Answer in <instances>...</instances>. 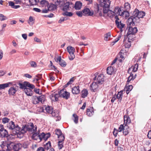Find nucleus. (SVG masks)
I'll return each mask as SVG.
<instances>
[{"label":"nucleus","instance_id":"nucleus-60","mask_svg":"<svg viewBox=\"0 0 151 151\" xmlns=\"http://www.w3.org/2000/svg\"><path fill=\"white\" fill-rule=\"evenodd\" d=\"M130 39L129 38H128V42L129 43H126L125 45V47L126 48H129L131 46V41L129 40Z\"/></svg>","mask_w":151,"mask_h":151},{"label":"nucleus","instance_id":"nucleus-52","mask_svg":"<svg viewBox=\"0 0 151 151\" xmlns=\"http://www.w3.org/2000/svg\"><path fill=\"white\" fill-rule=\"evenodd\" d=\"M45 136V133L44 132H42L40 134H39L38 135V137L39 139L41 141L43 139L44 140Z\"/></svg>","mask_w":151,"mask_h":151},{"label":"nucleus","instance_id":"nucleus-19","mask_svg":"<svg viewBox=\"0 0 151 151\" xmlns=\"http://www.w3.org/2000/svg\"><path fill=\"white\" fill-rule=\"evenodd\" d=\"M17 91L16 89L14 88V86H12L9 89L8 94L10 96H14Z\"/></svg>","mask_w":151,"mask_h":151},{"label":"nucleus","instance_id":"nucleus-64","mask_svg":"<svg viewBox=\"0 0 151 151\" xmlns=\"http://www.w3.org/2000/svg\"><path fill=\"white\" fill-rule=\"evenodd\" d=\"M83 12L81 11L77 12H76V14L79 17H81L82 16Z\"/></svg>","mask_w":151,"mask_h":151},{"label":"nucleus","instance_id":"nucleus-23","mask_svg":"<svg viewBox=\"0 0 151 151\" xmlns=\"http://www.w3.org/2000/svg\"><path fill=\"white\" fill-rule=\"evenodd\" d=\"M65 2L64 0H57L55 4L59 7H62L64 5Z\"/></svg>","mask_w":151,"mask_h":151},{"label":"nucleus","instance_id":"nucleus-16","mask_svg":"<svg viewBox=\"0 0 151 151\" xmlns=\"http://www.w3.org/2000/svg\"><path fill=\"white\" fill-rule=\"evenodd\" d=\"M70 4H72V3L71 2H68L64 3V5L62 7H63V10L65 12L69 10V6Z\"/></svg>","mask_w":151,"mask_h":151},{"label":"nucleus","instance_id":"nucleus-31","mask_svg":"<svg viewBox=\"0 0 151 151\" xmlns=\"http://www.w3.org/2000/svg\"><path fill=\"white\" fill-rule=\"evenodd\" d=\"M88 94L87 90L86 89H84L81 91V96L83 98H85L87 96Z\"/></svg>","mask_w":151,"mask_h":151},{"label":"nucleus","instance_id":"nucleus-28","mask_svg":"<svg viewBox=\"0 0 151 151\" xmlns=\"http://www.w3.org/2000/svg\"><path fill=\"white\" fill-rule=\"evenodd\" d=\"M107 73L109 75H111L114 72V69L112 67L109 66L108 67L107 69Z\"/></svg>","mask_w":151,"mask_h":151},{"label":"nucleus","instance_id":"nucleus-24","mask_svg":"<svg viewBox=\"0 0 151 151\" xmlns=\"http://www.w3.org/2000/svg\"><path fill=\"white\" fill-rule=\"evenodd\" d=\"M24 91L26 94L28 96H30L32 94V90L29 88H25L24 89Z\"/></svg>","mask_w":151,"mask_h":151},{"label":"nucleus","instance_id":"nucleus-61","mask_svg":"<svg viewBox=\"0 0 151 151\" xmlns=\"http://www.w3.org/2000/svg\"><path fill=\"white\" fill-rule=\"evenodd\" d=\"M124 127V124H121L119 127L118 129V132H121L122 131H123V129Z\"/></svg>","mask_w":151,"mask_h":151},{"label":"nucleus","instance_id":"nucleus-37","mask_svg":"<svg viewBox=\"0 0 151 151\" xmlns=\"http://www.w3.org/2000/svg\"><path fill=\"white\" fill-rule=\"evenodd\" d=\"M117 28H119L120 29V31L122 32L123 31L122 28H124L125 26V24L122 23L121 21H120L119 23V26L116 25Z\"/></svg>","mask_w":151,"mask_h":151},{"label":"nucleus","instance_id":"nucleus-3","mask_svg":"<svg viewBox=\"0 0 151 151\" xmlns=\"http://www.w3.org/2000/svg\"><path fill=\"white\" fill-rule=\"evenodd\" d=\"M111 1L109 0H106L103 1L101 3H100L99 6L103 8V13L104 14H108L109 12V9L110 4Z\"/></svg>","mask_w":151,"mask_h":151},{"label":"nucleus","instance_id":"nucleus-46","mask_svg":"<svg viewBox=\"0 0 151 151\" xmlns=\"http://www.w3.org/2000/svg\"><path fill=\"white\" fill-rule=\"evenodd\" d=\"M19 88L21 89H24L26 88L25 84V81L23 82V83H21L20 81L19 82Z\"/></svg>","mask_w":151,"mask_h":151},{"label":"nucleus","instance_id":"nucleus-33","mask_svg":"<svg viewBox=\"0 0 151 151\" xmlns=\"http://www.w3.org/2000/svg\"><path fill=\"white\" fill-rule=\"evenodd\" d=\"M25 85L26 88H27V87L30 88V89H33L35 88V86L34 85L30 84L29 82L27 81H25Z\"/></svg>","mask_w":151,"mask_h":151},{"label":"nucleus","instance_id":"nucleus-50","mask_svg":"<svg viewBox=\"0 0 151 151\" xmlns=\"http://www.w3.org/2000/svg\"><path fill=\"white\" fill-rule=\"evenodd\" d=\"M133 73H130V76L128 77L127 83H128L131 80H133L134 79L132 76Z\"/></svg>","mask_w":151,"mask_h":151},{"label":"nucleus","instance_id":"nucleus-56","mask_svg":"<svg viewBox=\"0 0 151 151\" xmlns=\"http://www.w3.org/2000/svg\"><path fill=\"white\" fill-rule=\"evenodd\" d=\"M7 19V18L6 16H4L3 14H0V19L1 21H4Z\"/></svg>","mask_w":151,"mask_h":151},{"label":"nucleus","instance_id":"nucleus-25","mask_svg":"<svg viewBox=\"0 0 151 151\" xmlns=\"http://www.w3.org/2000/svg\"><path fill=\"white\" fill-rule=\"evenodd\" d=\"M82 6V3L80 1H78L75 4L74 8L76 10H79L81 9Z\"/></svg>","mask_w":151,"mask_h":151},{"label":"nucleus","instance_id":"nucleus-63","mask_svg":"<svg viewBox=\"0 0 151 151\" xmlns=\"http://www.w3.org/2000/svg\"><path fill=\"white\" fill-rule=\"evenodd\" d=\"M117 99V97L116 96V94H115L113 97L112 98V99L111 100V102L112 103H113L114 101Z\"/></svg>","mask_w":151,"mask_h":151},{"label":"nucleus","instance_id":"nucleus-54","mask_svg":"<svg viewBox=\"0 0 151 151\" xmlns=\"http://www.w3.org/2000/svg\"><path fill=\"white\" fill-rule=\"evenodd\" d=\"M2 122L4 124L8 123L10 120V119L6 117H4L2 119Z\"/></svg>","mask_w":151,"mask_h":151},{"label":"nucleus","instance_id":"nucleus-44","mask_svg":"<svg viewBox=\"0 0 151 151\" xmlns=\"http://www.w3.org/2000/svg\"><path fill=\"white\" fill-rule=\"evenodd\" d=\"M51 147V142L50 141H48L44 145V149H45L46 150H48L49 148Z\"/></svg>","mask_w":151,"mask_h":151},{"label":"nucleus","instance_id":"nucleus-4","mask_svg":"<svg viewBox=\"0 0 151 151\" xmlns=\"http://www.w3.org/2000/svg\"><path fill=\"white\" fill-rule=\"evenodd\" d=\"M24 128L26 132L27 131L33 133L36 131L37 127L36 125L34 126L33 123H31L30 125L24 126Z\"/></svg>","mask_w":151,"mask_h":151},{"label":"nucleus","instance_id":"nucleus-13","mask_svg":"<svg viewBox=\"0 0 151 151\" xmlns=\"http://www.w3.org/2000/svg\"><path fill=\"white\" fill-rule=\"evenodd\" d=\"M104 76L102 74H100L97 77V83L99 84H102L104 81Z\"/></svg>","mask_w":151,"mask_h":151},{"label":"nucleus","instance_id":"nucleus-26","mask_svg":"<svg viewBox=\"0 0 151 151\" xmlns=\"http://www.w3.org/2000/svg\"><path fill=\"white\" fill-rule=\"evenodd\" d=\"M12 83L9 82L8 83L0 84V89H4L6 88L9 87Z\"/></svg>","mask_w":151,"mask_h":151},{"label":"nucleus","instance_id":"nucleus-1","mask_svg":"<svg viewBox=\"0 0 151 151\" xmlns=\"http://www.w3.org/2000/svg\"><path fill=\"white\" fill-rule=\"evenodd\" d=\"M7 127L9 129L12 130L14 135H20L21 133L23 134L26 133L24 126H22V129H21L19 126L17 124L15 125L12 121L7 124Z\"/></svg>","mask_w":151,"mask_h":151},{"label":"nucleus","instance_id":"nucleus-58","mask_svg":"<svg viewBox=\"0 0 151 151\" xmlns=\"http://www.w3.org/2000/svg\"><path fill=\"white\" fill-rule=\"evenodd\" d=\"M34 22V19H33V17L32 16H30L29 17V22H28L30 24H33Z\"/></svg>","mask_w":151,"mask_h":151},{"label":"nucleus","instance_id":"nucleus-20","mask_svg":"<svg viewBox=\"0 0 151 151\" xmlns=\"http://www.w3.org/2000/svg\"><path fill=\"white\" fill-rule=\"evenodd\" d=\"M70 97V93L65 91L61 95V97H62L65 99H68Z\"/></svg>","mask_w":151,"mask_h":151},{"label":"nucleus","instance_id":"nucleus-62","mask_svg":"<svg viewBox=\"0 0 151 151\" xmlns=\"http://www.w3.org/2000/svg\"><path fill=\"white\" fill-rule=\"evenodd\" d=\"M118 134V130L114 128V131L113 132V134L114 137H116L117 136Z\"/></svg>","mask_w":151,"mask_h":151},{"label":"nucleus","instance_id":"nucleus-35","mask_svg":"<svg viewBox=\"0 0 151 151\" xmlns=\"http://www.w3.org/2000/svg\"><path fill=\"white\" fill-rule=\"evenodd\" d=\"M48 8L49 10H55L57 9V6L55 4H51L49 6Z\"/></svg>","mask_w":151,"mask_h":151},{"label":"nucleus","instance_id":"nucleus-6","mask_svg":"<svg viewBox=\"0 0 151 151\" xmlns=\"http://www.w3.org/2000/svg\"><path fill=\"white\" fill-rule=\"evenodd\" d=\"M68 52H69L70 56L69 58L70 60H73L75 58L74 52H75V50L74 47L71 46L68 47L67 48Z\"/></svg>","mask_w":151,"mask_h":151},{"label":"nucleus","instance_id":"nucleus-42","mask_svg":"<svg viewBox=\"0 0 151 151\" xmlns=\"http://www.w3.org/2000/svg\"><path fill=\"white\" fill-rule=\"evenodd\" d=\"M39 2V0H29L30 5H36Z\"/></svg>","mask_w":151,"mask_h":151},{"label":"nucleus","instance_id":"nucleus-47","mask_svg":"<svg viewBox=\"0 0 151 151\" xmlns=\"http://www.w3.org/2000/svg\"><path fill=\"white\" fill-rule=\"evenodd\" d=\"M51 114L52 116L53 117H58V113L57 112V111L56 110H55L53 111L52 110V112H51L50 113Z\"/></svg>","mask_w":151,"mask_h":151},{"label":"nucleus","instance_id":"nucleus-9","mask_svg":"<svg viewBox=\"0 0 151 151\" xmlns=\"http://www.w3.org/2000/svg\"><path fill=\"white\" fill-rule=\"evenodd\" d=\"M57 62H59V64L62 67H65L67 64L66 62L63 60L61 59V56H59L57 59V60H55Z\"/></svg>","mask_w":151,"mask_h":151},{"label":"nucleus","instance_id":"nucleus-45","mask_svg":"<svg viewBox=\"0 0 151 151\" xmlns=\"http://www.w3.org/2000/svg\"><path fill=\"white\" fill-rule=\"evenodd\" d=\"M33 134L32 135V139L36 140L38 137V135L39 134V132H35L33 133Z\"/></svg>","mask_w":151,"mask_h":151},{"label":"nucleus","instance_id":"nucleus-17","mask_svg":"<svg viewBox=\"0 0 151 151\" xmlns=\"http://www.w3.org/2000/svg\"><path fill=\"white\" fill-rule=\"evenodd\" d=\"M65 136L62 137V138L59 139V141L58 142V149L60 150L63 147V142L65 139Z\"/></svg>","mask_w":151,"mask_h":151},{"label":"nucleus","instance_id":"nucleus-55","mask_svg":"<svg viewBox=\"0 0 151 151\" xmlns=\"http://www.w3.org/2000/svg\"><path fill=\"white\" fill-rule=\"evenodd\" d=\"M29 64L32 67L35 68L37 66V64L35 61H31L29 62Z\"/></svg>","mask_w":151,"mask_h":151},{"label":"nucleus","instance_id":"nucleus-51","mask_svg":"<svg viewBox=\"0 0 151 151\" xmlns=\"http://www.w3.org/2000/svg\"><path fill=\"white\" fill-rule=\"evenodd\" d=\"M63 13L62 14L64 16H67L69 17H71L73 15V14L71 12H68L67 11Z\"/></svg>","mask_w":151,"mask_h":151},{"label":"nucleus","instance_id":"nucleus-27","mask_svg":"<svg viewBox=\"0 0 151 151\" xmlns=\"http://www.w3.org/2000/svg\"><path fill=\"white\" fill-rule=\"evenodd\" d=\"M93 108L88 109L86 111V114L89 116H91L94 113Z\"/></svg>","mask_w":151,"mask_h":151},{"label":"nucleus","instance_id":"nucleus-38","mask_svg":"<svg viewBox=\"0 0 151 151\" xmlns=\"http://www.w3.org/2000/svg\"><path fill=\"white\" fill-rule=\"evenodd\" d=\"M20 144H14V147H13V149L15 151H18L20 149Z\"/></svg>","mask_w":151,"mask_h":151},{"label":"nucleus","instance_id":"nucleus-5","mask_svg":"<svg viewBox=\"0 0 151 151\" xmlns=\"http://www.w3.org/2000/svg\"><path fill=\"white\" fill-rule=\"evenodd\" d=\"M10 136L7 131L4 128L3 125H0V137L7 138Z\"/></svg>","mask_w":151,"mask_h":151},{"label":"nucleus","instance_id":"nucleus-57","mask_svg":"<svg viewBox=\"0 0 151 151\" xmlns=\"http://www.w3.org/2000/svg\"><path fill=\"white\" fill-rule=\"evenodd\" d=\"M73 116L75 118L74 120V122L76 124H77L78 122V116H77V115L75 114H73Z\"/></svg>","mask_w":151,"mask_h":151},{"label":"nucleus","instance_id":"nucleus-40","mask_svg":"<svg viewBox=\"0 0 151 151\" xmlns=\"http://www.w3.org/2000/svg\"><path fill=\"white\" fill-rule=\"evenodd\" d=\"M111 36V34L110 32H108L105 34L104 35V40L105 41H108L110 39Z\"/></svg>","mask_w":151,"mask_h":151},{"label":"nucleus","instance_id":"nucleus-12","mask_svg":"<svg viewBox=\"0 0 151 151\" xmlns=\"http://www.w3.org/2000/svg\"><path fill=\"white\" fill-rule=\"evenodd\" d=\"M90 88L91 91L95 92L98 90V85L96 82H94L91 85Z\"/></svg>","mask_w":151,"mask_h":151},{"label":"nucleus","instance_id":"nucleus-21","mask_svg":"<svg viewBox=\"0 0 151 151\" xmlns=\"http://www.w3.org/2000/svg\"><path fill=\"white\" fill-rule=\"evenodd\" d=\"M128 83L127 84L124 89L126 91V93L128 94L132 89L133 86L132 85H128Z\"/></svg>","mask_w":151,"mask_h":151},{"label":"nucleus","instance_id":"nucleus-53","mask_svg":"<svg viewBox=\"0 0 151 151\" xmlns=\"http://www.w3.org/2000/svg\"><path fill=\"white\" fill-rule=\"evenodd\" d=\"M40 4H41L45 5V6L48 5V3L47 2V1L46 0L41 1L40 2Z\"/></svg>","mask_w":151,"mask_h":151},{"label":"nucleus","instance_id":"nucleus-22","mask_svg":"<svg viewBox=\"0 0 151 151\" xmlns=\"http://www.w3.org/2000/svg\"><path fill=\"white\" fill-rule=\"evenodd\" d=\"M138 64H135L134 66H132L131 67V68H129L128 69V73H129V72L131 71V70H132V72H135L136 71L138 68Z\"/></svg>","mask_w":151,"mask_h":151},{"label":"nucleus","instance_id":"nucleus-32","mask_svg":"<svg viewBox=\"0 0 151 151\" xmlns=\"http://www.w3.org/2000/svg\"><path fill=\"white\" fill-rule=\"evenodd\" d=\"M120 16L125 17L126 18L129 16V13L128 10H125L123 12H121Z\"/></svg>","mask_w":151,"mask_h":151},{"label":"nucleus","instance_id":"nucleus-41","mask_svg":"<svg viewBox=\"0 0 151 151\" xmlns=\"http://www.w3.org/2000/svg\"><path fill=\"white\" fill-rule=\"evenodd\" d=\"M45 110L47 112L50 114L52 112L53 110V108L51 106H48L45 107Z\"/></svg>","mask_w":151,"mask_h":151},{"label":"nucleus","instance_id":"nucleus-39","mask_svg":"<svg viewBox=\"0 0 151 151\" xmlns=\"http://www.w3.org/2000/svg\"><path fill=\"white\" fill-rule=\"evenodd\" d=\"M12 83V84H10V85L12 86H14V88L16 89V90L17 91L19 88V82L16 83Z\"/></svg>","mask_w":151,"mask_h":151},{"label":"nucleus","instance_id":"nucleus-14","mask_svg":"<svg viewBox=\"0 0 151 151\" xmlns=\"http://www.w3.org/2000/svg\"><path fill=\"white\" fill-rule=\"evenodd\" d=\"M72 93L74 94H78L80 93V90L79 86L73 87L72 90Z\"/></svg>","mask_w":151,"mask_h":151},{"label":"nucleus","instance_id":"nucleus-49","mask_svg":"<svg viewBox=\"0 0 151 151\" xmlns=\"http://www.w3.org/2000/svg\"><path fill=\"white\" fill-rule=\"evenodd\" d=\"M124 7L126 10H128L130 9V5L128 2L125 3L124 4Z\"/></svg>","mask_w":151,"mask_h":151},{"label":"nucleus","instance_id":"nucleus-7","mask_svg":"<svg viewBox=\"0 0 151 151\" xmlns=\"http://www.w3.org/2000/svg\"><path fill=\"white\" fill-rule=\"evenodd\" d=\"M109 13H111V15H108V16L110 17H111V16H113L114 15V13H115L118 14V15H121L122 10L119 7H116L114 9V11L113 12L111 10H109Z\"/></svg>","mask_w":151,"mask_h":151},{"label":"nucleus","instance_id":"nucleus-34","mask_svg":"<svg viewBox=\"0 0 151 151\" xmlns=\"http://www.w3.org/2000/svg\"><path fill=\"white\" fill-rule=\"evenodd\" d=\"M25 85L26 88H27V87L30 88V89H33L35 88V86L34 85L30 84L29 82L27 81H25Z\"/></svg>","mask_w":151,"mask_h":151},{"label":"nucleus","instance_id":"nucleus-10","mask_svg":"<svg viewBox=\"0 0 151 151\" xmlns=\"http://www.w3.org/2000/svg\"><path fill=\"white\" fill-rule=\"evenodd\" d=\"M82 12L83 15H84L91 16L93 14V12H91L89 9L87 8H86L83 9Z\"/></svg>","mask_w":151,"mask_h":151},{"label":"nucleus","instance_id":"nucleus-29","mask_svg":"<svg viewBox=\"0 0 151 151\" xmlns=\"http://www.w3.org/2000/svg\"><path fill=\"white\" fill-rule=\"evenodd\" d=\"M14 144L13 142H11L9 144H7L6 145V150L11 151V150L13 149Z\"/></svg>","mask_w":151,"mask_h":151},{"label":"nucleus","instance_id":"nucleus-15","mask_svg":"<svg viewBox=\"0 0 151 151\" xmlns=\"http://www.w3.org/2000/svg\"><path fill=\"white\" fill-rule=\"evenodd\" d=\"M55 134L58 136V138H62V137L64 136L63 134L62 135V132L60 129H56L55 131Z\"/></svg>","mask_w":151,"mask_h":151},{"label":"nucleus","instance_id":"nucleus-30","mask_svg":"<svg viewBox=\"0 0 151 151\" xmlns=\"http://www.w3.org/2000/svg\"><path fill=\"white\" fill-rule=\"evenodd\" d=\"M32 99V102L34 104H36L39 103L38 96H33Z\"/></svg>","mask_w":151,"mask_h":151},{"label":"nucleus","instance_id":"nucleus-2","mask_svg":"<svg viewBox=\"0 0 151 151\" xmlns=\"http://www.w3.org/2000/svg\"><path fill=\"white\" fill-rule=\"evenodd\" d=\"M145 12L143 11L139 12V10L136 9L132 14V16L130 17L129 18L128 20L131 21L130 22L132 25L134 24L135 22H137V20L140 18H142L145 15Z\"/></svg>","mask_w":151,"mask_h":151},{"label":"nucleus","instance_id":"nucleus-59","mask_svg":"<svg viewBox=\"0 0 151 151\" xmlns=\"http://www.w3.org/2000/svg\"><path fill=\"white\" fill-rule=\"evenodd\" d=\"M50 133L48 132L46 134H45V138L44 139V140L46 141L47 139L50 137Z\"/></svg>","mask_w":151,"mask_h":151},{"label":"nucleus","instance_id":"nucleus-43","mask_svg":"<svg viewBox=\"0 0 151 151\" xmlns=\"http://www.w3.org/2000/svg\"><path fill=\"white\" fill-rule=\"evenodd\" d=\"M113 16H115V18L116 19L115 21V22L116 25L119 26V22L118 21V20H119V18H118L116 14L115 13V12L114 13Z\"/></svg>","mask_w":151,"mask_h":151},{"label":"nucleus","instance_id":"nucleus-18","mask_svg":"<svg viewBox=\"0 0 151 151\" xmlns=\"http://www.w3.org/2000/svg\"><path fill=\"white\" fill-rule=\"evenodd\" d=\"M129 127L128 125H124L123 130V134L125 136L127 135L129 133Z\"/></svg>","mask_w":151,"mask_h":151},{"label":"nucleus","instance_id":"nucleus-48","mask_svg":"<svg viewBox=\"0 0 151 151\" xmlns=\"http://www.w3.org/2000/svg\"><path fill=\"white\" fill-rule=\"evenodd\" d=\"M123 91H121L118 92L117 95H116L117 98L118 99H119L120 98H122V96H123Z\"/></svg>","mask_w":151,"mask_h":151},{"label":"nucleus","instance_id":"nucleus-8","mask_svg":"<svg viewBox=\"0 0 151 151\" xmlns=\"http://www.w3.org/2000/svg\"><path fill=\"white\" fill-rule=\"evenodd\" d=\"M137 27H134L133 28L131 27H129L128 29L129 34L128 36L130 35H134L137 33Z\"/></svg>","mask_w":151,"mask_h":151},{"label":"nucleus","instance_id":"nucleus-36","mask_svg":"<svg viewBox=\"0 0 151 151\" xmlns=\"http://www.w3.org/2000/svg\"><path fill=\"white\" fill-rule=\"evenodd\" d=\"M38 96L39 102H40L41 103H43L45 100V96L44 95H42Z\"/></svg>","mask_w":151,"mask_h":151},{"label":"nucleus","instance_id":"nucleus-11","mask_svg":"<svg viewBox=\"0 0 151 151\" xmlns=\"http://www.w3.org/2000/svg\"><path fill=\"white\" fill-rule=\"evenodd\" d=\"M124 125H128L131 122V120L129 116L125 115L124 116Z\"/></svg>","mask_w":151,"mask_h":151}]
</instances>
